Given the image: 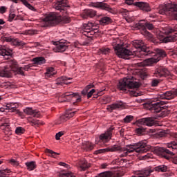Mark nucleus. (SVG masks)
<instances>
[{
	"instance_id": "obj_1",
	"label": "nucleus",
	"mask_w": 177,
	"mask_h": 177,
	"mask_svg": "<svg viewBox=\"0 0 177 177\" xmlns=\"http://www.w3.org/2000/svg\"><path fill=\"white\" fill-rule=\"evenodd\" d=\"M109 151H120L122 153L120 157H127L129 153H147L149 151V147H147V143L145 141H140L134 144L133 145H127L125 148H121L118 145H114L109 147L107 148L98 149L95 151V154H102V153H109Z\"/></svg>"
},
{
	"instance_id": "obj_2",
	"label": "nucleus",
	"mask_w": 177,
	"mask_h": 177,
	"mask_svg": "<svg viewBox=\"0 0 177 177\" xmlns=\"http://www.w3.org/2000/svg\"><path fill=\"white\" fill-rule=\"evenodd\" d=\"M63 20L61 15L57 12H50L41 21L42 27H50L59 24Z\"/></svg>"
},
{
	"instance_id": "obj_3",
	"label": "nucleus",
	"mask_w": 177,
	"mask_h": 177,
	"mask_svg": "<svg viewBox=\"0 0 177 177\" xmlns=\"http://www.w3.org/2000/svg\"><path fill=\"white\" fill-rule=\"evenodd\" d=\"M31 67H32V64H30L26 65L24 67H21V68L11 67L10 69L8 68H5L3 71H0V77H10V75H12V73H16V74H20L21 75H24V71H23V70H25V71H28V70H30Z\"/></svg>"
},
{
	"instance_id": "obj_4",
	"label": "nucleus",
	"mask_w": 177,
	"mask_h": 177,
	"mask_svg": "<svg viewBox=\"0 0 177 177\" xmlns=\"http://www.w3.org/2000/svg\"><path fill=\"white\" fill-rule=\"evenodd\" d=\"M114 45L113 42V46L115 49V52L117 56L121 59H128V56H135V55H138V51L128 50V48H124V44H118L116 46Z\"/></svg>"
},
{
	"instance_id": "obj_5",
	"label": "nucleus",
	"mask_w": 177,
	"mask_h": 177,
	"mask_svg": "<svg viewBox=\"0 0 177 177\" xmlns=\"http://www.w3.org/2000/svg\"><path fill=\"white\" fill-rule=\"evenodd\" d=\"M136 28L140 30L141 34L144 35L148 39L153 38V35L150 33L146 28L148 30H153L154 26L153 24L147 23L145 21H141L136 24Z\"/></svg>"
},
{
	"instance_id": "obj_6",
	"label": "nucleus",
	"mask_w": 177,
	"mask_h": 177,
	"mask_svg": "<svg viewBox=\"0 0 177 177\" xmlns=\"http://www.w3.org/2000/svg\"><path fill=\"white\" fill-rule=\"evenodd\" d=\"M160 15H169L174 20H177V4L171 3L165 7H160L159 10Z\"/></svg>"
},
{
	"instance_id": "obj_7",
	"label": "nucleus",
	"mask_w": 177,
	"mask_h": 177,
	"mask_svg": "<svg viewBox=\"0 0 177 177\" xmlns=\"http://www.w3.org/2000/svg\"><path fill=\"white\" fill-rule=\"evenodd\" d=\"M95 27H96V24L93 22H88L84 24L82 34L85 37H87V38H89L90 41L93 38V35L97 37V32H99V29L95 28Z\"/></svg>"
},
{
	"instance_id": "obj_8",
	"label": "nucleus",
	"mask_w": 177,
	"mask_h": 177,
	"mask_svg": "<svg viewBox=\"0 0 177 177\" xmlns=\"http://www.w3.org/2000/svg\"><path fill=\"white\" fill-rule=\"evenodd\" d=\"M70 100H72L73 103H75L77 102H81V96H80V94H78V93L68 92L65 93L59 97V102H70Z\"/></svg>"
},
{
	"instance_id": "obj_9",
	"label": "nucleus",
	"mask_w": 177,
	"mask_h": 177,
	"mask_svg": "<svg viewBox=\"0 0 177 177\" xmlns=\"http://www.w3.org/2000/svg\"><path fill=\"white\" fill-rule=\"evenodd\" d=\"M134 48L139 50L141 53V55H144L145 56H147V55H150V50L149 48L146 47L145 43L142 40H136L133 44Z\"/></svg>"
},
{
	"instance_id": "obj_10",
	"label": "nucleus",
	"mask_w": 177,
	"mask_h": 177,
	"mask_svg": "<svg viewBox=\"0 0 177 177\" xmlns=\"http://www.w3.org/2000/svg\"><path fill=\"white\" fill-rule=\"evenodd\" d=\"M53 44L55 45V47L54 48V52L58 53L66 52V50H67L68 48V44L64 41V40L54 41Z\"/></svg>"
},
{
	"instance_id": "obj_11",
	"label": "nucleus",
	"mask_w": 177,
	"mask_h": 177,
	"mask_svg": "<svg viewBox=\"0 0 177 177\" xmlns=\"http://www.w3.org/2000/svg\"><path fill=\"white\" fill-rule=\"evenodd\" d=\"M155 153L159 157L166 158V160H169V156L167 154H170V156H173L174 154V152L164 147L156 148L155 149Z\"/></svg>"
},
{
	"instance_id": "obj_12",
	"label": "nucleus",
	"mask_w": 177,
	"mask_h": 177,
	"mask_svg": "<svg viewBox=\"0 0 177 177\" xmlns=\"http://www.w3.org/2000/svg\"><path fill=\"white\" fill-rule=\"evenodd\" d=\"M75 113H77V111H73L71 110L66 111L64 115H62L59 118L56 124L57 125H60V124H63V122H66V121H68V120H70V118H72V117H74V115H75Z\"/></svg>"
},
{
	"instance_id": "obj_13",
	"label": "nucleus",
	"mask_w": 177,
	"mask_h": 177,
	"mask_svg": "<svg viewBox=\"0 0 177 177\" xmlns=\"http://www.w3.org/2000/svg\"><path fill=\"white\" fill-rule=\"evenodd\" d=\"M176 96H177V88L158 95V99H166L167 100H171V99H174Z\"/></svg>"
},
{
	"instance_id": "obj_14",
	"label": "nucleus",
	"mask_w": 177,
	"mask_h": 177,
	"mask_svg": "<svg viewBox=\"0 0 177 177\" xmlns=\"http://www.w3.org/2000/svg\"><path fill=\"white\" fill-rule=\"evenodd\" d=\"M153 74L155 77L161 78V77H168L171 75V72L165 68L160 67L155 71Z\"/></svg>"
},
{
	"instance_id": "obj_15",
	"label": "nucleus",
	"mask_w": 177,
	"mask_h": 177,
	"mask_svg": "<svg viewBox=\"0 0 177 177\" xmlns=\"http://www.w3.org/2000/svg\"><path fill=\"white\" fill-rule=\"evenodd\" d=\"M113 131H114V127H111L105 133L100 136V140H102V142H109V140L111 139Z\"/></svg>"
},
{
	"instance_id": "obj_16",
	"label": "nucleus",
	"mask_w": 177,
	"mask_h": 177,
	"mask_svg": "<svg viewBox=\"0 0 177 177\" xmlns=\"http://www.w3.org/2000/svg\"><path fill=\"white\" fill-rule=\"evenodd\" d=\"M164 104H167V102L158 100L156 103L151 104L150 110L151 111H153V113H160V111L162 110V107L161 106H164Z\"/></svg>"
},
{
	"instance_id": "obj_17",
	"label": "nucleus",
	"mask_w": 177,
	"mask_h": 177,
	"mask_svg": "<svg viewBox=\"0 0 177 177\" xmlns=\"http://www.w3.org/2000/svg\"><path fill=\"white\" fill-rule=\"evenodd\" d=\"M158 39L160 40V43L163 44H168V42H175V41H177V32H176L175 35L167 37L160 35L158 37Z\"/></svg>"
},
{
	"instance_id": "obj_18",
	"label": "nucleus",
	"mask_w": 177,
	"mask_h": 177,
	"mask_svg": "<svg viewBox=\"0 0 177 177\" xmlns=\"http://www.w3.org/2000/svg\"><path fill=\"white\" fill-rule=\"evenodd\" d=\"M24 113L26 114V115H31L34 117V118H39L41 117V113L37 110L32 109V108L27 107L24 109Z\"/></svg>"
},
{
	"instance_id": "obj_19",
	"label": "nucleus",
	"mask_w": 177,
	"mask_h": 177,
	"mask_svg": "<svg viewBox=\"0 0 177 177\" xmlns=\"http://www.w3.org/2000/svg\"><path fill=\"white\" fill-rule=\"evenodd\" d=\"M141 125H146L147 127H153L156 125V120L153 118H145L139 120Z\"/></svg>"
},
{
	"instance_id": "obj_20",
	"label": "nucleus",
	"mask_w": 177,
	"mask_h": 177,
	"mask_svg": "<svg viewBox=\"0 0 177 177\" xmlns=\"http://www.w3.org/2000/svg\"><path fill=\"white\" fill-rule=\"evenodd\" d=\"M67 6V0H61L55 3L54 8L56 10L64 12V7Z\"/></svg>"
},
{
	"instance_id": "obj_21",
	"label": "nucleus",
	"mask_w": 177,
	"mask_h": 177,
	"mask_svg": "<svg viewBox=\"0 0 177 177\" xmlns=\"http://www.w3.org/2000/svg\"><path fill=\"white\" fill-rule=\"evenodd\" d=\"M128 77H124L122 80L119 81L118 84V89L119 91H122V92H125L127 91V88H128Z\"/></svg>"
},
{
	"instance_id": "obj_22",
	"label": "nucleus",
	"mask_w": 177,
	"mask_h": 177,
	"mask_svg": "<svg viewBox=\"0 0 177 177\" xmlns=\"http://www.w3.org/2000/svg\"><path fill=\"white\" fill-rule=\"evenodd\" d=\"M71 77H67L66 76H62L58 79H57L55 85H68V84H71V82H68L71 80Z\"/></svg>"
},
{
	"instance_id": "obj_23",
	"label": "nucleus",
	"mask_w": 177,
	"mask_h": 177,
	"mask_svg": "<svg viewBox=\"0 0 177 177\" xmlns=\"http://www.w3.org/2000/svg\"><path fill=\"white\" fill-rule=\"evenodd\" d=\"M135 6H138V8H139L141 10H144V12H150V10H151L149 3L145 2H136L135 3Z\"/></svg>"
},
{
	"instance_id": "obj_24",
	"label": "nucleus",
	"mask_w": 177,
	"mask_h": 177,
	"mask_svg": "<svg viewBox=\"0 0 177 177\" xmlns=\"http://www.w3.org/2000/svg\"><path fill=\"white\" fill-rule=\"evenodd\" d=\"M89 167H91V165L85 159H82L77 162V167L80 171H86Z\"/></svg>"
},
{
	"instance_id": "obj_25",
	"label": "nucleus",
	"mask_w": 177,
	"mask_h": 177,
	"mask_svg": "<svg viewBox=\"0 0 177 177\" xmlns=\"http://www.w3.org/2000/svg\"><path fill=\"white\" fill-rule=\"evenodd\" d=\"M124 102L120 101L108 106L106 109L109 110V111H113V110H117V109H124Z\"/></svg>"
},
{
	"instance_id": "obj_26",
	"label": "nucleus",
	"mask_w": 177,
	"mask_h": 177,
	"mask_svg": "<svg viewBox=\"0 0 177 177\" xmlns=\"http://www.w3.org/2000/svg\"><path fill=\"white\" fill-rule=\"evenodd\" d=\"M92 6L98 9H102L103 10H110V6L103 2L93 3Z\"/></svg>"
},
{
	"instance_id": "obj_27",
	"label": "nucleus",
	"mask_w": 177,
	"mask_h": 177,
	"mask_svg": "<svg viewBox=\"0 0 177 177\" xmlns=\"http://www.w3.org/2000/svg\"><path fill=\"white\" fill-rule=\"evenodd\" d=\"M95 15L96 11L93 10H84L82 14V17L88 19V17H95Z\"/></svg>"
},
{
	"instance_id": "obj_28",
	"label": "nucleus",
	"mask_w": 177,
	"mask_h": 177,
	"mask_svg": "<svg viewBox=\"0 0 177 177\" xmlns=\"http://www.w3.org/2000/svg\"><path fill=\"white\" fill-rule=\"evenodd\" d=\"M160 62V58H157L156 56L153 55V57L148 58L144 61L145 66H151L154 63H158Z\"/></svg>"
},
{
	"instance_id": "obj_29",
	"label": "nucleus",
	"mask_w": 177,
	"mask_h": 177,
	"mask_svg": "<svg viewBox=\"0 0 177 177\" xmlns=\"http://www.w3.org/2000/svg\"><path fill=\"white\" fill-rule=\"evenodd\" d=\"M13 50L9 48H2L0 49V56H12Z\"/></svg>"
},
{
	"instance_id": "obj_30",
	"label": "nucleus",
	"mask_w": 177,
	"mask_h": 177,
	"mask_svg": "<svg viewBox=\"0 0 177 177\" xmlns=\"http://www.w3.org/2000/svg\"><path fill=\"white\" fill-rule=\"evenodd\" d=\"M127 88H130L131 89H133L134 88H139V83L131 80L129 77H127Z\"/></svg>"
},
{
	"instance_id": "obj_31",
	"label": "nucleus",
	"mask_w": 177,
	"mask_h": 177,
	"mask_svg": "<svg viewBox=\"0 0 177 177\" xmlns=\"http://www.w3.org/2000/svg\"><path fill=\"white\" fill-rule=\"evenodd\" d=\"M32 62L34 64H37V66H42V64H45L46 63V59L44 57H37L33 58Z\"/></svg>"
},
{
	"instance_id": "obj_32",
	"label": "nucleus",
	"mask_w": 177,
	"mask_h": 177,
	"mask_svg": "<svg viewBox=\"0 0 177 177\" xmlns=\"http://www.w3.org/2000/svg\"><path fill=\"white\" fill-rule=\"evenodd\" d=\"M156 54L154 55V56L156 57V59H159V60H161L162 57H165L167 56V53L162 49L156 48Z\"/></svg>"
},
{
	"instance_id": "obj_33",
	"label": "nucleus",
	"mask_w": 177,
	"mask_h": 177,
	"mask_svg": "<svg viewBox=\"0 0 177 177\" xmlns=\"http://www.w3.org/2000/svg\"><path fill=\"white\" fill-rule=\"evenodd\" d=\"M93 144L89 142H84L82 145V148H83L84 150H86V151H91V150H93Z\"/></svg>"
},
{
	"instance_id": "obj_34",
	"label": "nucleus",
	"mask_w": 177,
	"mask_h": 177,
	"mask_svg": "<svg viewBox=\"0 0 177 177\" xmlns=\"http://www.w3.org/2000/svg\"><path fill=\"white\" fill-rule=\"evenodd\" d=\"M26 120L28 121V122H29V124H30V125H42L43 123L39 122V120H35L34 118H32V117L29 116L28 118H26Z\"/></svg>"
},
{
	"instance_id": "obj_35",
	"label": "nucleus",
	"mask_w": 177,
	"mask_h": 177,
	"mask_svg": "<svg viewBox=\"0 0 177 177\" xmlns=\"http://www.w3.org/2000/svg\"><path fill=\"white\" fill-rule=\"evenodd\" d=\"M167 147L169 149V150H173V151H176L177 150V142L172 141L171 142H169L166 144Z\"/></svg>"
},
{
	"instance_id": "obj_36",
	"label": "nucleus",
	"mask_w": 177,
	"mask_h": 177,
	"mask_svg": "<svg viewBox=\"0 0 177 177\" xmlns=\"http://www.w3.org/2000/svg\"><path fill=\"white\" fill-rule=\"evenodd\" d=\"M96 177H114V174L112 171H108L100 173Z\"/></svg>"
},
{
	"instance_id": "obj_37",
	"label": "nucleus",
	"mask_w": 177,
	"mask_h": 177,
	"mask_svg": "<svg viewBox=\"0 0 177 177\" xmlns=\"http://www.w3.org/2000/svg\"><path fill=\"white\" fill-rule=\"evenodd\" d=\"M46 77H52L56 74V71H55V68L50 67L46 69V72L45 73Z\"/></svg>"
},
{
	"instance_id": "obj_38",
	"label": "nucleus",
	"mask_w": 177,
	"mask_h": 177,
	"mask_svg": "<svg viewBox=\"0 0 177 177\" xmlns=\"http://www.w3.org/2000/svg\"><path fill=\"white\" fill-rule=\"evenodd\" d=\"M11 45H13L14 46H24V45H26V43H24L21 41H19L17 39H12Z\"/></svg>"
},
{
	"instance_id": "obj_39",
	"label": "nucleus",
	"mask_w": 177,
	"mask_h": 177,
	"mask_svg": "<svg viewBox=\"0 0 177 177\" xmlns=\"http://www.w3.org/2000/svg\"><path fill=\"white\" fill-rule=\"evenodd\" d=\"M109 23H111V19H110L109 17H102L100 20V24L102 26H105V24H109Z\"/></svg>"
},
{
	"instance_id": "obj_40",
	"label": "nucleus",
	"mask_w": 177,
	"mask_h": 177,
	"mask_svg": "<svg viewBox=\"0 0 177 177\" xmlns=\"http://www.w3.org/2000/svg\"><path fill=\"white\" fill-rule=\"evenodd\" d=\"M167 169L168 167H167V166L165 165H162L155 167V171H157L158 172H167Z\"/></svg>"
},
{
	"instance_id": "obj_41",
	"label": "nucleus",
	"mask_w": 177,
	"mask_h": 177,
	"mask_svg": "<svg viewBox=\"0 0 177 177\" xmlns=\"http://www.w3.org/2000/svg\"><path fill=\"white\" fill-rule=\"evenodd\" d=\"M26 165L29 171H34V169H35L37 167V165H35V162H26Z\"/></svg>"
},
{
	"instance_id": "obj_42",
	"label": "nucleus",
	"mask_w": 177,
	"mask_h": 177,
	"mask_svg": "<svg viewBox=\"0 0 177 177\" xmlns=\"http://www.w3.org/2000/svg\"><path fill=\"white\" fill-rule=\"evenodd\" d=\"M172 32H174V29L171 26H167L162 29V34H165L166 35Z\"/></svg>"
},
{
	"instance_id": "obj_43",
	"label": "nucleus",
	"mask_w": 177,
	"mask_h": 177,
	"mask_svg": "<svg viewBox=\"0 0 177 177\" xmlns=\"http://www.w3.org/2000/svg\"><path fill=\"white\" fill-rule=\"evenodd\" d=\"M6 105H7V109L8 111L13 112L17 109L16 103L11 102L10 104H7Z\"/></svg>"
},
{
	"instance_id": "obj_44",
	"label": "nucleus",
	"mask_w": 177,
	"mask_h": 177,
	"mask_svg": "<svg viewBox=\"0 0 177 177\" xmlns=\"http://www.w3.org/2000/svg\"><path fill=\"white\" fill-rule=\"evenodd\" d=\"M46 153H48V156L50 157H53V158H56V157H57V156H59V153H57V152H55L50 149H46Z\"/></svg>"
},
{
	"instance_id": "obj_45",
	"label": "nucleus",
	"mask_w": 177,
	"mask_h": 177,
	"mask_svg": "<svg viewBox=\"0 0 177 177\" xmlns=\"http://www.w3.org/2000/svg\"><path fill=\"white\" fill-rule=\"evenodd\" d=\"M21 34H22V35H34V34H37V31L34 30H26Z\"/></svg>"
},
{
	"instance_id": "obj_46",
	"label": "nucleus",
	"mask_w": 177,
	"mask_h": 177,
	"mask_svg": "<svg viewBox=\"0 0 177 177\" xmlns=\"http://www.w3.org/2000/svg\"><path fill=\"white\" fill-rule=\"evenodd\" d=\"M24 132H26V130L21 127H18L15 129V133L17 135H23Z\"/></svg>"
},
{
	"instance_id": "obj_47",
	"label": "nucleus",
	"mask_w": 177,
	"mask_h": 177,
	"mask_svg": "<svg viewBox=\"0 0 177 177\" xmlns=\"http://www.w3.org/2000/svg\"><path fill=\"white\" fill-rule=\"evenodd\" d=\"M95 85L93 84H88L86 86V88L82 91V95H86L88 93V90L91 89L92 88H94Z\"/></svg>"
},
{
	"instance_id": "obj_48",
	"label": "nucleus",
	"mask_w": 177,
	"mask_h": 177,
	"mask_svg": "<svg viewBox=\"0 0 177 177\" xmlns=\"http://www.w3.org/2000/svg\"><path fill=\"white\" fill-rule=\"evenodd\" d=\"M20 1L21 2H22L23 4L25 5V6H26V8H28V9H30L31 10L34 9V7L31 6V4H30L28 1H27V0H20Z\"/></svg>"
},
{
	"instance_id": "obj_49",
	"label": "nucleus",
	"mask_w": 177,
	"mask_h": 177,
	"mask_svg": "<svg viewBox=\"0 0 177 177\" xmlns=\"http://www.w3.org/2000/svg\"><path fill=\"white\" fill-rule=\"evenodd\" d=\"M136 133H138V135H145L146 129H143V127H140L138 129H136Z\"/></svg>"
},
{
	"instance_id": "obj_50",
	"label": "nucleus",
	"mask_w": 177,
	"mask_h": 177,
	"mask_svg": "<svg viewBox=\"0 0 177 177\" xmlns=\"http://www.w3.org/2000/svg\"><path fill=\"white\" fill-rule=\"evenodd\" d=\"M64 133H66V131H62L57 133L55 135L56 140H60V138H62V136H63V135H64Z\"/></svg>"
},
{
	"instance_id": "obj_51",
	"label": "nucleus",
	"mask_w": 177,
	"mask_h": 177,
	"mask_svg": "<svg viewBox=\"0 0 177 177\" xmlns=\"http://www.w3.org/2000/svg\"><path fill=\"white\" fill-rule=\"evenodd\" d=\"M149 158H153V154L148 153L145 156H141V160H149Z\"/></svg>"
},
{
	"instance_id": "obj_52",
	"label": "nucleus",
	"mask_w": 177,
	"mask_h": 177,
	"mask_svg": "<svg viewBox=\"0 0 177 177\" xmlns=\"http://www.w3.org/2000/svg\"><path fill=\"white\" fill-rule=\"evenodd\" d=\"M133 120V115H127L124 118V122L129 123L131 122V121H132Z\"/></svg>"
},
{
	"instance_id": "obj_53",
	"label": "nucleus",
	"mask_w": 177,
	"mask_h": 177,
	"mask_svg": "<svg viewBox=\"0 0 177 177\" xmlns=\"http://www.w3.org/2000/svg\"><path fill=\"white\" fill-rule=\"evenodd\" d=\"M160 84V80L158 79H153L151 83V86H157Z\"/></svg>"
},
{
	"instance_id": "obj_54",
	"label": "nucleus",
	"mask_w": 177,
	"mask_h": 177,
	"mask_svg": "<svg viewBox=\"0 0 177 177\" xmlns=\"http://www.w3.org/2000/svg\"><path fill=\"white\" fill-rule=\"evenodd\" d=\"M101 53H102L103 55H107V53H109V52H110V48H102L100 50Z\"/></svg>"
},
{
	"instance_id": "obj_55",
	"label": "nucleus",
	"mask_w": 177,
	"mask_h": 177,
	"mask_svg": "<svg viewBox=\"0 0 177 177\" xmlns=\"http://www.w3.org/2000/svg\"><path fill=\"white\" fill-rule=\"evenodd\" d=\"M96 92V90L95 89H91L88 93H87V97L88 99L92 97V95Z\"/></svg>"
},
{
	"instance_id": "obj_56",
	"label": "nucleus",
	"mask_w": 177,
	"mask_h": 177,
	"mask_svg": "<svg viewBox=\"0 0 177 177\" xmlns=\"http://www.w3.org/2000/svg\"><path fill=\"white\" fill-rule=\"evenodd\" d=\"M15 17H16V15L15 13H10L9 15L8 21H13Z\"/></svg>"
},
{
	"instance_id": "obj_57",
	"label": "nucleus",
	"mask_w": 177,
	"mask_h": 177,
	"mask_svg": "<svg viewBox=\"0 0 177 177\" xmlns=\"http://www.w3.org/2000/svg\"><path fill=\"white\" fill-rule=\"evenodd\" d=\"M63 175L64 177H75V176H74L71 172L64 173Z\"/></svg>"
},
{
	"instance_id": "obj_58",
	"label": "nucleus",
	"mask_w": 177,
	"mask_h": 177,
	"mask_svg": "<svg viewBox=\"0 0 177 177\" xmlns=\"http://www.w3.org/2000/svg\"><path fill=\"white\" fill-rule=\"evenodd\" d=\"M17 114L19 115V117H21V118H26V115H24V113H23V112L17 110Z\"/></svg>"
},
{
	"instance_id": "obj_59",
	"label": "nucleus",
	"mask_w": 177,
	"mask_h": 177,
	"mask_svg": "<svg viewBox=\"0 0 177 177\" xmlns=\"http://www.w3.org/2000/svg\"><path fill=\"white\" fill-rule=\"evenodd\" d=\"M0 176L1 177L8 176V174H6V170H0Z\"/></svg>"
},
{
	"instance_id": "obj_60",
	"label": "nucleus",
	"mask_w": 177,
	"mask_h": 177,
	"mask_svg": "<svg viewBox=\"0 0 177 177\" xmlns=\"http://www.w3.org/2000/svg\"><path fill=\"white\" fill-rule=\"evenodd\" d=\"M126 3L127 5H135L136 2H135V0H126Z\"/></svg>"
},
{
	"instance_id": "obj_61",
	"label": "nucleus",
	"mask_w": 177,
	"mask_h": 177,
	"mask_svg": "<svg viewBox=\"0 0 177 177\" xmlns=\"http://www.w3.org/2000/svg\"><path fill=\"white\" fill-rule=\"evenodd\" d=\"M0 111H1V113H5V111H9L8 109V106H4L3 107L0 108Z\"/></svg>"
},
{
	"instance_id": "obj_62",
	"label": "nucleus",
	"mask_w": 177,
	"mask_h": 177,
	"mask_svg": "<svg viewBox=\"0 0 177 177\" xmlns=\"http://www.w3.org/2000/svg\"><path fill=\"white\" fill-rule=\"evenodd\" d=\"M6 12V7L5 6L0 7V13H1V15H3V13H5Z\"/></svg>"
},
{
	"instance_id": "obj_63",
	"label": "nucleus",
	"mask_w": 177,
	"mask_h": 177,
	"mask_svg": "<svg viewBox=\"0 0 177 177\" xmlns=\"http://www.w3.org/2000/svg\"><path fill=\"white\" fill-rule=\"evenodd\" d=\"M10 162L12 164V165H19V162H17V161H16L15 159H11Z\"/></svg>"
},
{
	"instance_id": "obj_64",
	"label": "nucleus",
	"mask_w": 177,
	"mask_h": 177,
	"mask_svg": "<svg viewBox=\"0 0 177 177\" xmlns=\"http://www.w3.org/2000/svg\"><path fill=\"white\" fill-rule=\"evenodd\" d=\"M171 161L174 164L177 165V156L171 158Z\"/></svg>"
}]
</instances>
